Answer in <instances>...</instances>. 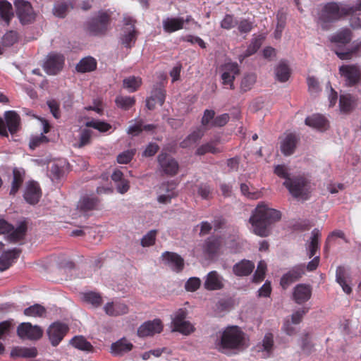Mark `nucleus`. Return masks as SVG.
Masks as SVG:
<instances>
[{
    "label": "nucleus",
    "mask_w": 361,
    "mask_h": 361,
    "mask_svg": "<svg viewBox=\"0 0 361 361\" xmlns=\"http://www.w3.org/2000/svg\"><path fill=\"white\" fill-rule=\"evenodd\" d=\"M347 271L344 267L339 266L336 269V282L342 287L343 290L350 294L352 292L351 287L346 283Z\"/></svg>",
    "instance_id": "obj_35"
},
{
    "label": "nucleus",
    "mask_w": 361,
    "mask_h": 361,
    "mask_svg": "<svg viewBox=\"0 0 361 361\" xmlns=\"http://www.w3.org/2000/svg\"><path fill=\"white\" fill-rule=\"evenodd\" d=\"M204 135V132L200 128H197L188 135L182 142H180L181 148H189L197 143Z\"/></svg>",
    "instance_id": "obj_34"
},
{
    "label": "nucleus",
    "mask_w": 361,
    "mask_h": 361,
    "mask_svg": "<svg viewBox=\"0 0 361 361\" xmlns=\"http://www.w3.org/2000/svg\"><path fill=\"white\" fill-rule=\"evenodd\" d=\"M20 252L21 250L18 248L4 252L0 256V271L7 270L19 257Z\"/></svg>",
    "instance_id": "obj_22"
},
{
    "label": "nucleus",
    "mask_w": 361,
    "mask_h": 361,
    "mask_svg": "<svg viewBox=\"0 0 361 361\" xmlns=\"http://www.w3.org/2000/svg\"><path fill=\"white\" fill-rule=\"evenodd\" d=\"M27 231L26 221H21L15 228L5 219H0V234L6 235V240L10 243H16L24 240Z\"/></svg>",
    "instance_id": "obj_5"
},
{
    "label": "nucleus",
    "mask_w": 361,
    "mask_h": 361,
    "mask_svg": "<svg viewBox=\"0 0 361 361\" xmlns=\"http://www.w3.org/2000/svg\"><path fill=\"white\" fill-rule=\"evenodd\" d=\"M204 287L208 290H217L224 288L223 278L216 271L207 274L204 283Z\"/></svg>",
    "instance_id": "obj_21"
},
{
    "label": "nucleus",
    "mask_w": 361,
    "mask_h": 361,
    "mask_svg": "<svg viewBox=\"0 0 361 361\" xmlns=\"http://www.w3.org/2000/svg\"><path fill=\"white\" fill-rule=\"evenodd\" d=\"M0 16L7 25L13 17L12 5L6 0L0 1Z\"/></svg>",
    "instance_id": "obj_36"
},
{
    "label": "nucleus",
    "mask_w": 361,
    "mask_h": 361,
    "mask_svg": "<svg viewBox=\"0 0 361 361\" xmlns=\"http://www.w3.org/2000/svg\"><path fill=\"white\" fill-rule=\"evenodd\" d=\"M85 126L96 129L101 133H106L111 128V126L106 122L94 120L86 122Z\"/></svg>",
    "instance_id": "obj_52"
},
{
    "label": "nucleus",
    "mask_w": 361,
    "mask_h": 361,
    "mask_svg": "<svg viewBox=\"0 0 361 361\" xmlns=\"http://www.w3.org/2000/svg\"><path fill=\"white\" fill-rule=\"evenodd\" d=\"M149 97H151L152 99L157 101L159 106H162L166 99V90L161 85H159L152 90Z\"/></svg>",
    "instance_id": "obj_48"
},
{
    "label": "nucleus",
    "mask_w": 361,
    "mask_h": 361,
    "mask_svg": "<svg viewBox=\"0 0 361 361\" xmlns=\"http://www.w3.org/2000/svg\"><path fill=\"white\" fill-rule=\"evenodd\" d=\"M223 71L221 74L222 83L228 85L231 90L234 89V80L236 75L240 73V68L237 63L228 62L221 66Z\"/></svg>",
    "instance_id": "obj_14"
},
{
    "label": "nucleus",
    "mask_w": 361,
    "mask_h": 361,
    "mask_svg": "<svg viewBox=\"0 0 361 361\" xmlns=\"http://www.w3.org/2000/svg\"><path fill=\"white\" fill-rule=\"evenodd\" d=\"M238 24L237 20L233 15L226 14L221 21V27L224 30H231L235 27Z\"/></svg>",
    "instance_id": "obj_55"
},
{
    "label": "nucleus",
    "mask_w": 361,
    "mask_h": 361,
    "mask_svg": "<svg viewBox=\"0 0 361 361\" xmlns=\"http://www.w3.org/2000/svg\"><path fill=\"white\" fill-rule=\"evenodd\" d=\"M100 202V199L97 196L84 195L78 201V209L84 213L98 210Z\"/></svg>",
    "instance_id": "obj_19"
},
{
    "label": "nucleus",
    "mask_w": 361,
    "mask_h": 361,
    "mask_svg": "<svg viewBox=\"0 0 361 361\" xmlns=\"http://www.w3.org/2000/svg\"><path fill=\"white\" fill-rule=\"evenodd\" d=\"M320 236L321 233L318 228H314L312 231L310 242L308 245V255L310 258L313 257L319 249V240Z\"/></svg>",
    "instance_id": "obj_37"
},
{
    "label": "nucleus",
    "mask_w": 361,
    "mask_h": 361,
    "mask_svg": "<svg viewBox=\"0 0 361 361\" xmlns=\"http://www.w3.org/2000/svg\"><path fill=\"white\" fill-rule=\"evenodd\" d=\"M162 329L163 325L161 320L155 319L142 324L137 330V335L140 337L152 336L155 334L160 333Z\"/></svg>",
    "instance_id": "obj_18"
},
{
    "label": "nucleus",
    "mask_w": 361,
    "mask_h": 361,
    "mask_svg": "<svg viewBox=\"0 0 361 361\" xmlns=\"http://www.w3.org/2000/svg\"><path fill=\"white\" fill-rule=\"evenodd\" d=\"M82 299L84 302L98 307L102 304V298L98 293L90 291L82 293Z\"/></svg>",
    "instance_id": "obj_39"
},
{
    "label": "nucleus",
    "mask_w": 361,
    "mask_h": 361,
    "mask_svg": "<svg viewBox=\"0 0 361 361\" xmlns=\"http://www.w3.org/2000/svg\"><path fill=\"white\" fill-rule=\"evenodd\" d=\"M65 63V57L63 54L49 53L44 62L43 68L48 75H56L62 71Z\"/></svg>",
    "instance_id": "obj_11"
},
{
    "label": "nucleus",
    "mask_w": 361,
    "mask_h": 361,
    "mask_svg": "<svg viewBox=\"0 0 361 361\" xmlns=\"http://www.w3.org/2000/svg\"><path fill=\"white\" fill-rule=\"evenodd\" d=\"M214 118L215 111L212 109H206L201 119V124L205 128H214V126H212V122Z\"/></svg>",
    "instance_id": "obj_56"
},
{
    "label": "nucleus",
    "mask_w": 361,
    "mask_h": 361,
    "mask_svg": "<svg viewBox=\"0 0 361 361\" xmlns=\"http://www.w3.org/2000/svg\"><path fill=\"white\" fill-rule=\"evenodd\" d=\"M123 87L128 89L130 92H135L141 85L142 80L140 78L131 76L125 78L123 81Z\"/></svg>",
    "instance_id": "obj_47"
},
{
    "label": "nucleus",
    "mask_w": 361,
    "mask_h": 361,
    "mask_svg": "<svg viewBox=\"0 0 361 361\" xmlns=\"http://www.w3.org/2000/svg\"><path fill=\"white\" fill-rule=\"evenodd\" d=\"M164 31L166 33H172L180 30L184 27L183 18H166L162 21Z\"/></svg>",
    "instance_id": "obj_25"
},
{
    "label": "nucleus",
    "mask_w": 361,
    "mask_h": 361,
    "mask_svg": "<svg viewBox=\"0 0 361 361\" xmlns=\"http://www.w3.org/2000/svg\"><path fill=\"white\" fill-rule=\"evenodd\" d=\"M255 268V264L247 259H243L233 267V271L238 276L250 275Z\"/></svg>",
    "instance_id": "obj_27"
},
{
    "label": "nucleus",
    "mask_w": 361,
    "mask_h": 361,
    "mask_svg": "<svg viewBox=\"0 0 361 361\" xmlns=\"http://www.w3.org/2000/svg\"><path fill=\"white\" fill-rule=\"evenodd\" d=\"M355 105L354 97L350 94H343L340 97L339 106L341 111L345 113L351 111Z\"/></svg>",
    "instance_id": "obj_40"
},
{
    "label": "nucleus",
    "mask_w": 361,
    "mask_h": 361,
    "mask_svg": "<svg viewBox=\"0 0 361 361\" xmlns=\"http://www.w3.org/2000/svg\"><path fill=\"white\" fill-rule=\"evenodd\" d=\"M349 15L348 6L342 3L329 2L318 9L315 21L322 30H329L335 23Z\"/></svg>",
    "instance_id": "obj_3"
},
{
    "label": "nucleus",
    "mask_w": 361,
    "mask_h": 361,
    "mask_svg": "<svg viewBox=\"0 0 361 361\" xmlns=\"http://www.w3.org/2000/svg\"><path fill=\"white\" fill-rule=\"evenodd\" d=\"M283 185L295 197L307 199L310 192V182L302 176L287 179L284 181Z\"/></svg>",
    "instance_id": "obj_6"
},
{
    "label": "nucleus",
    "mask_w": 361,
    "mask_h": 361,
    "mask_svg": "<svg viewBox=\"0 0 361 361\" xmlns=\"http://www.w3.org/2000/svg\"><path fill=\"white\" fill-rule=\"evenodd\" d=\"M197 193L204 200H210L213 197V189L207 184H200L198 187Z\"/></svg>",
    "instance_id": "obj_57"
},
{
    "label": "nucleus",
    "mask_w": 361,
    "mask_h": 361,
    "mask_svg": "<svg viewBox=\"0 0 361 361\" xmlns=\"http://www.w3.org/2000/svg\"><path fill=\"white\" fill-rule=\"evenodd\" d=\"M25 176V171L23 169L14 168L13 169V180L11 182V188L10 195H15L22 186Z\"/></svg>",
    "instance_id": "obj_26"
},
{
    "label": "nucleus",
    "mask_w": 361,
    "mask_h": 361,
    "mask_svg": "<svg viewBox=\"0 0 361 361\" xmlns=\"http://www.w3.org/2000/svg\"><path fill=\"white\" fill-rule=\"evenodd\" d=\"M115 102L118 107L126 111L135 104V99L134 97L119 95L116 97Z\"/></svg>",
    "instance_id": "obj_44"
},
{
    "label": "nucleus",
    "mask_w": 361,
    "mask_h": 361,
    "mask_svg": "<svg viewBox=\"0 0 361 361\" xmlns=\"http://www.w3.org/2000/svg\"><path fill=\"white\" fill-rule=\"evenodd\" d=\"M281 218V214L279 210L260 203L250 216V222L255 234L260 237H267L269 234V226L279 221Z\"/></svg>",
    "instance_id": "obj_2"
},
{
    "label": "nucleus",
    "mask_w": 361,
    "mask_h": 361,
    "mask_svg": "<svg viewBox=\"0 0 361 361\" xmlns=\"http://www.w3.org/2000/svg\"><path fill=\"white\" fill-rule=\"evenodd\" d=\"M298 142V138L295 134H288L281 145V150L282 153L286 156H289L293 154Z\"/></svg>",
    "instance_id": "obj_29"
},
{
    "label": "nucleus",
    "mask_w": 361,
    "mask_h": 361,
    "mask_svg": "<svg viewBox=\"0 0 361 361\" xmlns=\"http://www.w3.org/2000/svg\"><path fill=\"white\" fill-rule=\"evenodd\" d=\"M312 296V288L310 285L300 283L293 289V299L299 305L308 301Z\"/></svg>",
    "instance_id": "obj_20"
},
{
    "label": "nucleus",
    "mask_w": 361,
    "mask_h": 361,
    "mask_svg": "<svg viewBox=\"0 0 361 361\" xmlns=\"http://www.w3.org/2000/svg\"><path fill=\"white\" fill-rule=\"evenodd\" d=\"M23 313L27 317H42L46 314V309L41 305L35 304L25 308Z\"/></svg>",
    "instance_id": "obj_43"
},
{
    "label": "nucleus",
    "mask_w": 361,
    "mask_h": 361,
    "mask_svg": "<svg viewBox=\"0 0 361 361\" xmlns=\"http://www.w3.org/2000/svg\"><path fill=\"white\" fill-rule=\"evenodd\" d=\"M16 15L22 25H29L35 22L36 13L30 2L25 0H15Z\"/></svg>",
    "instance_id": "obj_7"
},
{
    "label": "nucleus",
    "mask_w": 361,
    "mask_h": 361,
    "mask_svg": "<svg viewBox=\"0 0 361 361\" xmlns=\"http://www.w3.org/2000/svg\"><path fill=\"white\" fill-rule=\"evenodd\" d=\"M135 20L132 18H124V27L121 35V44L128 49H131L135 44L139 34L135 26Z\"/></svg>",
    "instance_id": "obj_10"
},
{
    "label": "nucleus",
    "mask_w": 361,
    "mask_h": 361,
    "mask_svg": "<svg viewBox=\"0 0 361 361\" xmlns=\"http://www.w3.org/2000/svg\"><path fill=\"white\" fill-rule=\"evenodd\" d=\"M257 80V75L255 73L245 74L240 83V89L243 92H245L252 89V86L255 83Z\"/></svg>",
    "instance_id": "obj_49"
},
{
    "label": "nucleus",
    "mask_w": 361,
    "mask_h": 361,
    "mask_svg": "<svg viewBox=\"0 0 361 361\" xmlns=\"http://www.w3.org/2000/svg\"><path fill=\"white\" fill-rule=\"evenodd\" d=\"M173 331H178L185 335H188L194 331V327L188 321L173 324Z\"/></svg>",
    "instance_id": "obj_46"
},
{
    "label": "nucleus",
    "mask_w": 361,
    "mask_h": 361,
    "mask_svg": "<svg viewBox=\"0 0 361 361\" xmlns=\"http://www.w3.org/2000/svg\"><path fill=\"white\" fill-rule=\"evenodd\" d=\"M238 30L240 33H248L253 28V23L248 19H243L238 22Z\"/></svg>",
    "instance_id": "obj_62"
},
{
    "label": "nucleus",
    "mask_w": 361,
    "mask_h": 361,
    "mask_svg": "<svg viewBox=\"0 0 361 361\" xmlns=\"http://www.w3.org/2000/svg\"><path fill=\"white\" fill-rule=\"evenodd\" d=\"M97 63L94 58L87 56L82 58L76 65L75 69L78 73H87L94 71Z\"/></svg>",
    "instance_id": "obj_32"
},
{
    "label": "nucleus",
    "mask_w": 361,
    "mask_h": 361,
    "mask_svg": "<svg viewBox=\"0 0 361 361\" xmlns=\"http://www.w3.org/2000/svg\"><path fill=\"white\" fill-rule=\"evenodd\" d=\"M5 120L8 131L11 134L16 133L18 130L20 125L19 115L13 111H7L5 114Z\"/></svg>",
    "instance_id": "obj_31"
},
{
    "label": "nucleus",
    "mask_w": 361,
    "mask_h": 361,
    "mask_svg": "<svg viewBox=\"0 0 361 361\" xmlns=\"http://www.w3.org/2000/svg\"><path fill=\"white\" fill-rule=\"evenodd\" d=\"M261 41L259 39H253L250 44H249V46L247 47V49L245 50V51L240 56V60H243L244 59L247 58V57H249L252 55H253L254 54H255L258 49L260 48L261 47Z\"/></svg>",
    "instance_id": "obj_50"
},
{
    "label": "nucleus",
    "mask_w": 361,
    "mask_h": 361,
    "mask_svg": "<svg viewBox=\"0 0 361 361\" xmlns=\"http://www.w3.org/2000/svg\"><path fill=\"white\" fill-rule=\"evenodd\" d=\"M305 264H298L283 274L280 281L282 288L286 289L291 283L298 281L305 274Z\"/></svg>",
    "instance_id": "obj_15"
},
{
    "label": "nucleus",
    "mask_w": 361,
    "mask_h": 361,
    "mask_svg": "<svg viewBox=\"0 0 361 361\" xmlns=\"http://www.w3.org/2000/svg\"><path fill=\"white\" fill-rule=\"evenodd\" d=\"M111 16L104 11H99L97 16L85 23V30L93 36L104 35L109 30Z\"/></svg>",
    "instance_id": "obj_4"
},
{
    "label": "nucleus",
    "mask_w": 361,
    "mask_h": 361,
    "mask_svg": "<svg viewBox=\"0 0 361 361\" xmlns=\"http://www.w3.org/2000/svg\"><path fill=\"white\" fill-rule=\"evenodd\" d=\"M351 38V31L348 28H344L331 35L330 41L335 44L345 45L350 42Z\"/></svg>",
    "instance_id": "obj_33"
},
{
    "label": "nucleus",
    "mask_w": 361,
    "mask_h": 361,
    "mask_svg": "<svg viewBox=\"0 0 361 361\" xmlns=\"http://www.w3.org/2000/svg\"><path fill=\"white\" fill-rule=\"evenodd\" d=\"M221 150L216 147L213 143L208 142L204 145L200 146L196 151V154L197 155H204L207 153L212 154H217L220 152Z\"/></svg>",
    "instance_id": "obj_54"
},
{
    "label": "nucleus",
    "mask_w": 361,
    "mask_h": 361,
    "mask_svg": "<svg viewBox=\"0 0 361 361\" xmlns=\"http://www.w3.org/2000/svg\"><path fill=\"white\" fill-rule=\"evenodd\" d=\"M161 258L165 264L168 265L173 271L179 273L184 268L183 258L176 252L166 251L162 253Z\"/></svg>",
    "instance_id": "obj_17"
},
{
    "label": "nucleus",
    "mask_w": 361,
    "mask_h": 361,
    "mask_svg": "<svg viewBox=\"0 0 361 361\" xmlns=\"http://www.w3.org/2000/svg\"><path fill=\"white\" fill-rule=\"evenodd\" d=\"M219 352L231 355L243 351L247 347L246 335L238 326H227L215 343Z\"/></svg>",
    "instance_id": "obj_1"
},
{
    "label": "nucleus",
    "mask_w": 361,
    "mask_h": 361,
    "mask_svg": "<svg viewBox=\"0 0 361 361\" xmlns=\"http://www.w3.org/2000/svg\"><path fill=\"white\" fill-rule=\"evenodd\" d=\"M134 154L133 150L123 152L117 156V162L122 164H128L133 159Z\"/></svg>",
    "instance_id": "obj_63"
},
{
    "label": "nucleus",
    "mask_w": 361,
    "mask_h": 361,
    "mask_svg": "<svg viewBox=\"0 0 361 361\" xmlns=\"http://www.w3.org/2000/svg\"><path fill=\"white\" fill-rule=\"evenodd\" d=\"M201 284V281L197 277L190 278L185 283V288L188 291H195L197 290Z\"/></svg>",
    "instance_id": "obj_64"
},
{
    "label": "nucleus",
    "mask_w": 361,
    "mask_h": 361,
    "mask_svg": "<svg viewBox=\"0 0 361 361\" xmlns=\"http://www.w3.org/2000/svg\"><path fill=\"white\" fill-rule=\"evenodd\" d=\"M68 331V326L64 323L60 322L52 323L47 331L51 344L54 347L57 346L63 339Z\"/></svg>",
    "instance_id": "obj_12"
},
{
    "label": "nucleus",
    "mask_w": 361,
    "mask_h": 361,
    "mask_svg": "<svg viewBox=\"0 0 361 361\" xmlns=\"http://www.w3.org/2000/svg\"><path fill=\"white\" fill-rule=\"evenodd\" d=\"M157 161L162 171L171 176L177 174L179 169L178 161L166 152L160 153L157 157Z\"/></svg>",
    "instance_id": "obj_13"
},
{
    "label": "nucleus",
    "mask_w": 361,
    "mask_h": 361,
    "mask_svg": "<svg viewBox=\"0 0 361 361\" xmlns=\"http://www.w3.org/2000/svg\"><path fill=\"white\" fill-rule=\"evenodd\" d=\"M259 348V351H265L267 356H270L272 353L274 348V335L271 333H267L262 341L261 344L258 345Z\"/></svg>",
    "instance_id": "obj_41"
},
{
    "label": "nucleus",
    "mask_w": 361,
    "mask_h": 361,
    "mask_svg": "<svg viewBox=\"0 0 361 361\" xmlns=\"http://www.w3.org/2000/svg\"><path fill=\"white\" fill-rule=\"evenodd\" d=\"M305 123L307 126L323 131L327 128L328 121L321 114H313L305 118Z\"/></svg>",
    "instance_id": "obj_28"
},
{
    "label": "nucleus",
    "mask_w": 361,
    "mask_h": 361,
    "mask_svg": "<svg viewBox=\"0 0 361 361\" xmlns=\"http://www.w3.org/2000/svg\"><path fill=\"white\" fill-rule=\"evenodd\" d=\"M49 142V138L41 133L39 135L33 137L30 142V147L32 149L39 147L41 145L46 144Z\"/></svg>",
    "instance_id": "obj_60"
},
{
    "label": "nucleus",
    "mask_w": 361,
    "mask_h": 361,
    "mask_svg": "<svg viewBox=\"0 0 361 361\" xmlns=\"http://www.w3.org/2000/svg\"><path fill=\"white\" fill-rule=\"evenodd\" d=\"M338 71L347 87L355 86L361 82V68L357 64L342 65Z\"/></svg>",
    "instance_id": "obj_8"
},
{
    "label": "nucleus",
    "mask_w": 361,
    "mask_h": 361,
    "mask_svg": "<svg viewBox=\"0 0 361 361\" xmlns=\"http://www.w3.org/2000/svg\"><path fill=\"white\" fill-rule=\"evenodd\" d=\"M221 246L220 240L217 238H208L205 242L204 251L209 256L215 255Z\"/></svg>",
    "instance_id": "obj_45"
},
{
    "label": "nucleus",
    "mask_w": 361,
    "mask_h": 361,
    "mask_svg": "<svg viewBox=\"0 0 361 361\" xmlns=\"http://www.w3.org/2000/svg\"><path fill=\"white\" fill-rule=\"evenodd\" d=\"M157 230H151L141 239V245L142 247H149L155 243Z\"/></svg>",
    "instance_id": "obj_59"
},
{
    "label": "nucleus",
    "mask_w": 361,
    "mask_h": 361,
    "mask_svg": "<svg viewBox=\"0 0 361 361\" xmlns=\"http://www.w3.org/2000/svg\"><path fill=\"white\" fill-rule=\"evenodd\" d=\"M42 196V190L39 183L34 180L28 181L26 184L23 197L30 204H36Z\"/></svg>",
    "instance_id": "obj_16"
},
{
    "label": "nucleus",
    "mask_w": 361,
    "mask_h": 361,
    "mask_svg": "<svg viewBox=\"0 0 361 361\" xmlns=\"http://www.w3.org/2000/svg\"><path fill=\"white\" fill-rule=\"evenodd\" d=\"M38 354L35 347H16L11 352V357L13 358H34Z\"/></svg>",
    "instance_id": "obj_30"
},
{
    "label": "nucleus",
    "mask_w": 361,
    "mask_h": 361,
    "mask_svg": "<svg viewBox=\"0 0 361 361\" xmlns=\"http://www.w3.org/2000/svg\"><path fill=\"white\" fill-rule=\"evenodd\" d=\"M16 333L22 340L35 341L42 338L44 331L38 325H32L30 322H23L18 326Z\"/></svg>",
    "instance_id": "obj_9"
},
{
    "label": "nucleus",
    "mask_w": 361,
    "mask_h": 361,
    "mask_svg": "<svg viewBox=\"0 0 361 361\" xmlns=\"http://www.w3.org/2000/svg\"><path fill=\"white\" fill-rule=\"evenodd\" d=\"M133 348V343L123 337L111 344V353L114 356H122L132 350Z\"/></svg>",
    "instance_id": "obj_23"
},
{
    "label": "nucleus",
    "mask_w": 361,
    "mask_h": 361,
    "mask_svg": "<svg viewBox=\"0 0 361 361\" xmlns=\"http://www.w3.org/2000/svg\"><path fill=\"white\" fill-rule=\"evenodd\" d=\"M69 10V4L66 2H57L53 8V14L60 18H64Z\"/></svg>",
    "instance_id": "obj_51"
},
{
    "label": "nucleus",
    "mask_w": 361,
    "mask_h": 361,
    "mask_svg": "<svg viewBox=\"0 0 361 361\" xmlns=\"http://www.w3.org/2000/svg\"><path fill=\"white\" fill-rule=\"evenodd\" d=\"M70 343L75 348L82 350L90 351L93 348L91 343L82 336L73 337Z\"/></svg>",
    "instance_id": "obj_42"
},
{
    "label": "nucleus",
    "mask_w": 361,
    "mask_h": 361,
    "mask_svg": "<svg viewBox=\"0 0 361 361\" xmlns=\"http://www.w3.org/2000/svg\"><path fill=\"white\" fill-rule=\"evenodd\" d=\"M275 73L277 80L281 82H286L290 78V69L286 63L281 61L276 68Z\"/></svg>",
    "instance_id": "obj_38"
},
{
    "label": "nucleus",
    "mask_w": 361,
    "mask_h": 361,
    "mask_svg": "<svg viewBox=\"0 0 361 361\" xmlns=\"http://www.w3.org/2000/svg\"><path fill=\"white\" fill-rule=\"evenodd\" d=\"M267 270V264L264 261H260L257 267V270L255 271L253 275V281L255 283H259L262 281L265 276V273Z\"/></svg>",
    "instance_id": "obj_53"
},
{
    "label": "nucleus",
    "mask_w": 361,
    "mask_h": 361,
    "mask_svg": "<svg viewBox=\"0 0 361 361\" xmlns=\"http://www.w3.org/2000/svg\"><path fill=\"white\" fill-rule=\"evenodd\" d=\"M230 120L228 114H223L215 117L212 122V126L214 127H223L226 126Z\"/></svg>",
    "instance_id": "obj_61"
},
{
    "label": "nucleus",
    "mask_w": 361,
    "mask_h": 361,
    "mask_svg": "<svg viewBox=\"0 0 361 361\" xmlns=\"http://www.w3.org/2000/svg\"><path fill=\"white\" fill-rule=\"evenodd\" d=\"M18 41V34L14 31L7 32L2 37L1 43L4 47H11Z\"/></svg>",
    "instance_id": "obj_58"
},
{
    "label": "nucleus",
    "mask_w": 361,
    "mask_h": 361,
    "mask_svg": "<svg viewBox=\"0 0 361 361\" xmlns=\"http://www.w3.org/2000/svg\"><path fill=\"white\" fill-rule=\"evenodd\" d=\"M104 310L109 316L117 317L127 314L128 312V307L123 302H107L104 305Z\"/></svg>",
    "instance_id": "obj_24"
}]
</instances>
